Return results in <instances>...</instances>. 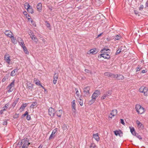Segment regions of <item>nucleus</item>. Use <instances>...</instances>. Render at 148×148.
I'll return each instance as SVG.
<instances>
[{"mask_svg": "<svg viewBox=\"0 0 148 148\" xmlns=\"http://www.w3.org/2000/svg\"><path fill=\"white\" fill-rule=\"evenodd\" d=\"M25 8L27 10L30 6V5L28 3H26L24 5Z\"/></svg>", "mask_w": 148, "mask_h": 148, "instance_id": "nucleus-34", "label": "nucleus"}, {"mask_svg": "<svg viewBox=\"0 0 148 148\" xmlns=\"http://www.w3.org/2000/svg\"><path fill=\"white\" fill-rule=\"evenodd\" d=\"M104 75L105 76L108 77H111L112 76V73L109 72H105L104 73Z\"/></svg>", "mask_w": 148, "mask_h": 148, "instance_id": "nucleus-26", "label": "nucleus"}, {"mask_svg": "<svg viewBox=\"0 0 148 148\" xmlns=\"http://www.w3.org/2000/svg\"><path fill=\"white\" fill-rule=\"evenodd\" d=\"M112 77H113L114 78H116V77H117L116 76H117V74L116 75H115L114 74L112 73Z\"/></svg>", "mask_w": 148, "mask_h": 148, "instance_id": "nucleus-56", "label": "nucleus"}, {"mask_svg": "<svg viewBox=\"0 0 148 148\" xmlns=\"http://www.w3.org/2000/svg\"><path fill=\"white\" fill-rule=\"evenodd\" d=\"M20 45L21 46H23L25 45L24 42L23 40H21V41L19 42Z\"/></svg>", "mask_w": 148, "mask_h": 148, "instance_id": "nucleus-44", "label": "nucleus"}, {"mask_svg": "<svg viewBox=\"0 0 148 148\" xmlns=\"http://www.w3.org/2000/svg\"><path fill=\"white\" fill-rule=\"evenodd\" d=\"M96 49H92L90 50V53H91L93 54H95L97 52L96 50Z\"/></svg>", "mask_w": 148, "mask_h": 148, "instance_id": "nucleus-28", "label": "nucleus"}, {"mask_svg": "<svg viewBox=\"0 0 148 148\" xmlns=\"http://www.w3.org/2000/svg\"><path fill=\"white\" fill-rule=\"evenodd\" d=\"M28 114V112L27 111H26L25 113L23 115V116H25L26 115H27Z\"/></svg>", "mask_w": 148, "mask_h": 148, "instance_id": "nucleus-55", "label": "nucleus"}, {"mask_svg": "<svg viewBox=\"0 0 148 148\" xmlns=\"http://www.w3.org/2000/svg\"><path fill=\"white\" fill-rule=\"evenodd\" d=\"M27 103H25V104H23L21 106V107L20 108V109L21 110V112L24 110L25 108L27 106Z\"/></svg>", "mask_w": 148, "mask_h": 148, "instance_id": "nucleus-16", "label": "nucleus"}, {"mask_svg": "<svg viewBox=\"0 0 148 148\" xmlns=\"http://www.w3.org/2000/svg\"><path fill=\"white\" fill-rule=\"evenodd\" d=\"M147 72V71L146 70H143L141 72V73H146Z\"/></svg>", "mask_w": 148, "mask_h": 148, "instance_id": "nucleus-58", "label": "nucleus"}, {"mask_svg": "<svg viewBox=\"0 0 148 148\" xmlns=\"http://www.w3.org/2000/svg\"><path fill=\"white\" fill-rule=\"evenodd\" d=\"M27 86L28 88L29 89H32L33 87L32 84L30 83L27 84Z\"/></svg>", "mask_w": 148, "mask_h": 148, "instance_id": "nucleus-35", "label": "nucleus"}, {"mask_svg": "<svg viewBox=\"0 0 148 148\" xmlns=\"http://www.w3.org/2000/svg\"><path fill=\"white\" fill-rule=\"evenodd\" d=\"M148 91V88L144 86H141L139 89L140 92H147Z\"/></svg>", "mask_w": 148, "mask_h": 148, "instance_id": "nucleus-10", "label": "nucleus"}, {"mask_svg": "<svg viewBox=\"0 0 148 148\" xmlns=\"http://www.w3.org/2000/svg\"><path fill=\"white\" fill-rule=\"evenodd\" d=\"M27 19L28 21L29 22H31L32 21V18H29L27 17Z\"/></svg>", "mask_w": 148, "mask_h": 148, "instance_id": "nucleus-62", "label": "nucleus"}, {"mask_svg": "<svg viewBox=\"0 0 148 148\" xmlns=\"http://www.w3.org/2000/svg\"><path fill=\"white\" fill-rule=\"evenodd\" d=\"M117 113V111L116 109H114L111 111L110 114L108 116V119L109 120H111L112 118L116 116Z\"/></svg>", "mask_w": 148, "mask_h": 148, "instance_id": "nucleus-3", "label": "nucleus"}, {"mask_svg": "<svg viewBox=\"0 0 148 148\" xmlns=\"http://www.w3.org/2000/svg\"><path fill=\"white\" fill-rule=\"evenodd\" d=\"M31 38L32 40L34 41V42L37 43V41H38V39L37 38V37H36L34 35H33L31 36Z\"/></svg>", "mask_w": 148, "mask_h": 148, "instance_id": "nucleus-15", "label": "nucleus"}, {"mask_svg": "<svg viewBox=\"0 0 148 148\" xmlns=\"http://www.w3.org/2000/svg\"><path fill=\"white\" fill-rule=\"evenodd\" d=\"M31 119V116L29 115H27V119L28 120H30Z\"/></svg>", "mask_w": 148, "mask_h": 148, "instance_id": "nucleus-52", "label": "nucleus"}, {"mask_svg": "<svg viewBox=\"0 0 148 148\" xmlns=\"http://www.w3.org/2000/svg\"><path fill=\"white\" fill-rule=\"evenodd\" d=\"M98 93H93L92 96V98L95 101L96 99L98 97Z\"/></svg>", "mask_w": 148, "mask_h": 148, "instance_id": "nucleus-17", "label": "nucleus"}, {"mask_svg": "<svg viewBox=\"0 0 148 148\" xmlns=\"http://www.w3.org/2000/svg\"><path fill=\"white\" fill-rule=\"evenodd\" d=\"M121 38V36L120 35H118L116 36H115L114 37V39L115 40H116L120 39Z\"/></svg>", "mask_w": 148, "mask_h": 148, "instance_id": "nucleus-27", "label": "nucleus"}, {"mask_svg": "<svg viewBox=\"0 0 148 148\" xmlns=\"http://www.w3.org/2000/svg\"><path fill=\"white\" fill-rule=\"evenodd\" d=\"M122 47H119L118 49L116 51V54H118L122 52V49L121 48Z\"/></svg>", "mask_w": 148, "mask_h": 148, "instance_id": "nucleus-29", "label": "nucleus"}, {"mask_svg": "<svg viewBox=\"0 0 148 148\" xmlns=\"http://www.w3.org/2000/svg\"><path fill=\"white\" fill-rule=\"evenodd\" d=\"M4 60L8 64H10V57L9 54L6 53L4 57Z\"/></svg>", "mask_w": 148, "mask_h": 148, "instance_id": "nucleus-8", "label": "nucleus"}, {"mask_svg": "<svg viewBox=\"0 0 148 148\" xmlns=\"http://www.w3.org/2000/svg\"><path fill=\"white\" fill-rule=\"evenodd\" d=\"M106 97H107L106 95L105 94L101 97V99L103 100L104 99L106 98Z\"/></svg>", "mask_w": 148, "mask_h": 148, "instance_id": "nucleus-48", "label": "nucleus"}, {"mask_svg": "<svg viewBox=\"0 0 148 148\" xmlns=\"http://www.w3.org/2000/svg\"><path fill=\"white\" fill-rule=\"evenodd\" d=\"M34 81L35 82V84L37 85L40 86L45 90V91L46 92V90L40 84V82L38 79H34Z\"/></svg>", "mask_w": 148, "mask_h": 148, "instance_id": "nucleus-11", "label": "nucleus"}, {"mask_svg": "<svg viewBox=\"0 0 148 148\" xmlns=\"http://www.w3.org/2000/svg\"><path fill=\"white\" fill-rule=\"evenodd\" d=\"M18 102V99H16V100H15L14 102L11 104V107L13 108Z\"/></svg>", "mask_w": 148, "mask_h": 148, "instance_id": "nucleus-19", "label": "nucleus"}, {"mask_svg": "<svg viewBox=\"0 0 148 148\" xmlns=\"http://www.w3.org/2000/svg\"><path fill=\"white\" fill-rule=\"evenodd\" d=\"M144 7V6L143 5H141L140 6V7L139 8L140 10H143Z\"/></svg>", "mask_w": 148, "mask_h": 148, "instance_id": "nucleus-50", "label": "nucleus"}, {"mask_svg": "<svg viewBox=\"0 0 148 148\" xmlns=\"http://www.w3.org/2000/svg\"><path fill=\"white\" fill-rule=\"evenodd\" d=\"M23 13L24 15L26 16V17H30L29 15L27 14V12L26 11L23 12Z\"/></svg>", "mask_w": 148, "mask_h": 148, "instance_id": "nucleus-46", "label": "nucleus"}, {"mask_svg": "<svg viewBox=\"0 0 148 148\" xmlns=\"http://www.w3.org/2000/svg\"><path fill=\"white\" fill-rule=\"evenodd\" d=\"M45 23H46V26L48 28H49L50 27V24L47 21H46Z\"/></svg>", "mask_w": 148, "mask_h": 148, "instance_id": "nucleus-45", "label": "nucleus"}, {"mask_svg": "<svg viewBox=\"0 0 148 148\" xmlns=\"http://www.w3.org/2000/svg\"><path fill=\"white\" fill-rule=\"evenodd\" d=\"M55 111L54 109L52 108H50L49 109V114L51 117H53L55 114Z\"/></svg>", "mask_w": 148, "mask_h": 148, "instance_id": "nucleus-5", "label": "nucleus"}, {"mask_svg": "<svg viewBox=\"0 0 148 148\" xmlns=\"http://www.w3.org/2000/svg\"><path fill=\"white\" fill-rule=\"evenodd\" d=\"M90 147V148H97V147L95 144L93 143L91 144Z\"/></svg>", "mask_w": 148, "mask_h": 148, "instance_id": "nucleus-36", "label": "nucleus"}, {"mask_svg": "<svg viewBox=\"0 0 148 148\" xmlns=\"http://www.w3.org/2000/svg\"><path fill=\"white\" fill-rule=\"evenodd\" d=\"M8 79V76H5L4 78L2 79V81L3 82L6 81V80Z\"/></svg>", "mask_w": 148, "mask_h": 148, "instance_id": "nucleus-39", "label": "nucleus"}, {"mask_svg": "<svg viewBox=\"0 0 148 148\" xmlns=\"http://www.w3.org/2000/svg\"><path fill=\"white\" fill-rule=\"evenodd\" d=\"M120 131H114V133L115 134L116 136H117L118 135H120Z\"/></svg>", "mask_w": 148, "mask_h": 148, "instance_id": "nucleus-41", "label": "nucleus"}, {"mask_svg": "<svg viewBox=\"0 0 148 148\" xmlns=\"http://www.w3.org/2000/svg\"><path fill=\"white\" fill-rule=\"evenodd\" d=\"M145 7L147 8V9H148V1H147L145 4Z\"/></svg>", "mask_w": 148, "mask_h": 148, "instance_id": "nucleus-60", "label": "nucleus"}, {"mask_svg": "<svg viewBox=\"0 0 148 148\" xmlns=\"http://www.w3.org/2000/svg\"><path fill=\"white\" fill-rule=\"evenodd\" d=\"M31 23L34 26H36V25L35 23V22L34 21H32Z\"/></svg>", "mask_w": 148, "mask_h": 148, "instance_id": "nucleus-51", "label": "nucleus"}, {"mask_svg": "<svg viewBox=\"0 0 148 148\" xmlns=\"http://www.w3.org/2000/svg\"><path fill=\"white\" fill-rule=\"evenodd\" d=\"M130 130L131 132L134 131L135 130L134 129L133 127H130Z\"/></svg>", "mask_w": 148, "mask_h": 148, "instance_id": "nucleus-49", "label": "nucleus"}, {"mask_svg": "<svg viewBox=\"0 0 148 148\" xmlns=\"http://www.w3.org/2000/svg\"><path fill=\"white\" fill-rule=\"evenodd\" d=\"M23 143V145L22 147V148H27V147L29 144H30V143H29L28 141L27 140H23L22 142Z\"/></svg>", "mask_w": 148, "mask_h": 148, "instance_id": "nucleus-7", "label": "nucleus"}, {"mask_svg": "<svg viewBox=\"0 0 148 148\" xmlns=\"http://www.w3.org/2000/svg\"><path fill=\"white\" fill-rule=\"evenodd\" d=\"M9 105L10 104L9 103H7L5 104V106L3 108V110L5 111L7 110V108L9 107Z\"/></svg>", "mask_w": 148, "mask_h": 148, "instance_id": "nucleus-22", "label": "nucleus"}, {"mask_svg": "<svg viewBox=\"0 0 148 148\" xmlns=\"http://www.w3.org/2000/svg\"><path fill=\"white\" fill-rule=\"evenodd\" d=\"M7 88L8 90V92H12L13 91V90H14V88Z\"/></svg>", "mask_w": 148, "mask_h": 148, "instance_id": "nucleus-33", "label": "nucleus"}, {"mask_svg": "<svg viewBox=\"0 0 148 148\" xmlns=\"http://www.w3.org/2000/svg\"><path fill=\"white\" fill-rule=\"evenodd\" d=\"M93 137L97 142L99 141L100 138L98 133L93 134Z\"/></svg>", "mask_w": 148, "mask_h": 148, "instance_id": "nucleus-14", "label": "nucleus"}, {"mask_svg": "<svg viewBox=\"0 0 148 148\" xmlns=\"http://www.w3.org/2000/svg\"><path fill=\"white\" fill-rule=\"evenodd\" d=\"M42 5L41 3H38L37 5V8L39 12H41L42 10Z\"/></svg>", "mask_w": 148, "mask_h": 148, "instance_id": "nucleus-13", "label": "nucleus"}, {"mask_svg": "<svg viewBox=\"0 0 148 148\" xmlns=\"http://www.w3.org/2000/svg\"><path fill=\"white\" fill-rule=\"evenodd\" d=\"M13 39L12 40V41L13 43H16V40L14 39V38H12Z\"/></svg>", "mask_w": 148, "mask_h": 148, "instance_id": "nucleus-59", "label": "nucleus"}, {"mask_svg": "<svg viewBox=\"0 0 148 148\" xmlns=\"http://www.w3.org/2000/svg\"><path fill=\"white\" fill-rule=\"evenodd\" d=\"M131 133H132V134L134 135V136H136V132L134 130V131L132 132H131Z\"/></svg>", "mask_w": 148, "mask_h": 148, "instance_id": "nucleus-61", "label": "nucleus"}, {"mask_svg": "<svg viewBox=\"0 0 148 148\" xmlns=\"http://www.w3.org/2000/svg\"><path fill=\"white\" fill-rule=\"evenodd\" d=\"M68 126L67 125L64 124L63 125L62 128L64 131L67 130L68 129Z\"/></svg>", "mask_w": 148, "mask_h": 148, "instance_id": "nucleus-32", "label": "nucleus"}, {"mask_svg": "<svg viewBox=\"0 0 148 148\" xmlns=\"http://www.w3.org/2000/svg\"><path fill=\"white\" fill-rule=\"evenodd\" d=\"M95 101L94 99H93L92 98V99L89 101L88 102V104L90 105H91Z\"/></svg>", "mask_w": 148, "mask_h": 148, "instance_id": "nucleus-30", "label": "nucleus"}, {"mask_svg": "<svg viewBox=\"0 0 148 148\" xmlns=\"http://www.w3.org/2000/svg\"><path fill=\"white\" fill-rule=\"evenodd\" d=\"M58 77V74L57 73H55L53 76V83L54 84H55L56 83Z\"/></svg>", "mask_w": 148, "mask_h": 148, "instance_id": "nucleus-12", "label": "nucleus"}, {"mask_svg": "<svg viewBox=\"0 0 148 148\" xmlns=\"http://www.w3.org/2000/svg\"><path fill=\"white\" fill-rule=\"evenodd\" d=\"M24 50V52H25V53L26 54H29V52L27 50V48H26V49H24L23 50Z\"/></svg>", "mask_w": 148, "mask_h": 148, "instance_id": "nucleus-47", "label": "nucleus"}, {"mask_svg": "<svg viewBox=\"0 0 148 148\" xmlns=\"http://www.w3.org/2000/svg\"><path fill=\"white\" fill-rule=\"evenodd\" d=\"M5 34L7 36L14 38L13 35L10 30H6L4 32Z\"/></svg>", "mask_w": 148, "mask_h": 148, "instance_id": "nucleus-6", "label": "nucleus"}, {"mask_svg": "<svg viewBox=\"0 0 148 148\" xmlns=\"http://www.w3.org/2000/svg\"><path fill=\"white\" fill-rule=\"evenodd\" d=\"M37 104V103L36 102L33 103L31 105L30 107L31 108H33L34 106H36Z\"/></svg>", "mask_w": 148, "mask_h": 148, "instance_id": "nucleus-42", "label": "nucleus"}, {"mask_svg": "<svg viewBox=\"0 0 148 148\" xmlns=\"http://www.w3.org/2000/svg\"><path fill=\"white\" fill-rule=\"evenodd\" d=\"M139 139H142V138H141V136H140V135H137V136H136Z\"/></svg>", "mask_w": 148, "mask_h": 148, "instance_id": "nucleus-64", "label": "nucleus"}, {"mask_svg": "<svg viewBox=\"0 0 148 148\" xmlns=\"http://www.w3.org/2000/svg\"><path fill=\"white\" fill-rule=\"evenodd\" d=\"M135 108L136 111L139 114H142L145 111V109L139 104H136L135 106Z\"/></svg>", "mask_w": 148, "mask_h": 148, "instance_id": "nucleus-2", "label": "nucleus"}, {"mask_svg": "<svg viewBox=\"0 0 148 148\" xmlns=\"http://www.w3.org/2000/svg\"><path fill=\"white\" fill-rule=\"evenodd\" d=\"M82 99H79V100L78 101L79 104L81 106H82L83 105V102Z\"/></svg>", "mask_w": 148, "mask_h": 148, "instance_id": "nucleus-38", "label": "nucleus"}, {"mask_svg": "<svg viewBox=\"0 0 148 148\" xmlns=\"http://www.w3.org/2000/svg\"><path fill=\"white\" fill-rule=\"evenodd\" d=\"M121 123L123 125H125V123H124V120L123 119H121Z\"/></svg>", "mask_w": 148, "mask_h": 148, "instance_id": "nucleus-57", "label": "nucleus"}, {"mask_svg": "<svg viewBox=\"0 0 148 148\" xmlns=\"http://www.w3.org/2000/svg\"><path fill=\"white\" fill-rule=\"evenodd\" d=\"M136 123L137 125V127L140 130H143L144 129V127L143 124L138 120H137Z\"/></svg>", "mask_w": 148, "mask_h": 148, "instance_id": "nucleus-9", "label": "nucleus"}, {"mask_svg": "<svg viewBox=\"0 0 148 148\" xmlns=\"http://www.w3.org/2000/svg\"><path fill=\"white\" fill-rule=\"evenodd\" d=\"M108 51H110L109 49H103L101 51V53H103L99 55L98 56V57L101 58L102 57L104 58L108 59H110V56L109 55L110 53Z\"/></svg>", "mask_w": 148, "mask_h": 148, "instance_id": "nucleus-1", "label": "nucleus"}, {"mask_svg": "<svg viewBox=\"0 0 148 148\" xmlns=\"http://www.w3.org/2000/svg\"><path fill=\"white\" fill-rule=\"evenodd\" d=\"M18 115L17 114H16L14 115V116L13 117L14 118H18Z\"/></svg>", "mask_w": 148, "mask_h": 148, "instance_id": "nucleus-53", "label": "nucleus"}, {"mask_svg": "<svg viewBox=\"0 0 148 148\" xmlns=\"http://www.w3.org/2000/svg\"><path fill=\"white\" fill-rule=\"evenodd\" d=\"M62 113V110H59L57 112V115L59 117H60Z\"/></svg>", "mask_w": 148, "mask_h": 148, "instance_id": "nucleus-21", "label": "nucleus"}, {"mask_svg": "<svg viewBox=\"0 0 148 148\" xmlns=\"http://www.w3.org/2000/svg\"><path fill=\"white\" fill-rule=\"evenodd\" d=\"M76 99H82V97L80 93H76Z\"/></svg>", "mask_w": 148, "mask_h": 148, "instance_id": "nucleus-25", "label": "nucleus"}, {"mask_svg": "<svg viewBox=\"0 0 148 148\" xmlns=\"http://www.w3.org/2000/svg\"><path fill=\"white\" fill-rule=\"evenodd\" d=\"M71 108L72 111L73 112L72 114L75 115L76 114V104L75 100H73L71 102Z\"/></svg>", "mask_w": 148, "mask_h": 148, "instance_id": "nucleus-4", "label": "nucleus"}, {"mask_svg": "<svg viewBox=\"0 0 148 148\" xmlns=\"http://www.w3.org/2000/svg\"><path fill=\"white\" fill-rule=\"evenodd\" d=\"M5 111L4 110H3V109H2V110L0 111V114H2L3 112Z\"/></svg>", "mask_w": 148, "mask_h": 148, "instance_id": "nucleus-63", "label": "nucleus"}, {"mask_svg": "<svg viewBox=\"0 0 148 148\" xmlns=\"http://www.w3.org/2000/svg\"><path fill=\"white\" fill-rule=\"evenodd\" d=\"M14 81L15 80L14 79L13 80V81L12 82H11L8 86V88H14Z\"/></svg>", "mask_w": 148, "mask_h": 148, "instance_id": "nucleus-20", "label": "nucleus"}, {"mask_svg": "<svg viewBox=\"0 0 148 148\" xmlns=\"http://www.w3.org/2000/svg\"><path fill=\"white\" fill-rule=\"evenodd\" d=\"M116 78L118 80H122L124 78V76L121 75H117Z\"/></svg>", "mask_w": 148, "mask_h": 148, "instance_id": "nucleus-18", "label": "nucleus"}, {"mask_svg": "<svg viewBox=\"0 0 148 148\" xmlns=\"http://www.w3.org/2000/svg\"><path fill=\"white\" fill-rule=\"evenodd\" d=\"M29 35L31 36V35H34V34L32 32V31L31 30L29 31Z\"/></svg>", "mask_w": 148, "mask_h": 148, "instance_id": "nucleus-54", "label": "nucleus"}, {"mask_svg": "<svg viewBox=\"0 0 148 148\" xmlns=\"http://www.w3.org/2000/svg\"><path fill=\"white\" fill-rule=\"evenodd\" d=\"M57 130H58L57 128H56L55 129L53 130L51 134H53L54 135V134H55V133L57 131Z\"/></svg>", "mask_w": 148, "mask_h": 148, "instance_id": "nucleus-40", "label": "nucleus"}, {"mask_svg": "<svg viewBox=\"0 0 148 148\" xmlns=\"http://www.w3.org/2000/svg\"><path fill=\"white\" fill-rule=\"evenodd\" d=\"M55 136V135L53 134H52L50 135V136H49V140H51L52 139V138H54Z\"/></svg>", "mask_w": 148, "mask_h": 148, "instance_id": "nucleus-43", "label": "nucleus"}, {"mask_svg": "<svg viewBox=\"0 0 148 148\" xmlns=\"http://www.w3.org/2000/svg\"><path fill=\"white\" fill-rule=\"evenodd\" d=\"M90 90V88L89 87H87L85 88L84 90V92H88Z\"/></svg>", "mask_w": 148, "mask_h": 148, "instance_id": "nucleus-31", "label": "nucleus"}, {"mask_svg": "<svg viewBox=\"0 0 148 148\" xmlns=\"http://www.w3.org/2000/svg\"><path fill=\"white\" fill-rule=\"evenodd\" d=\"M17 72V70L16 69H15L13 71H12L10 74L11 76H14L16 74V73Z\"/></svg>", "mask_w": 148, "mask_h": 148, "instance_id": "nucleus-23", "label": "nucleus"}, {"mask_svg": "<svg viewBox=\"0 0 148 148\" xmlns=\"http://www.w3.org/2000/svg\"><path fill=\"white\" fill-rule=\"evenodd\" d=\"M142 67L141 66H140L138 65V66L137 67L136 69V72H137L138 71H140V70L142 69Z\"/></svg>", "mask_w": 148, "mask_h": 148, "instance_id": "nucleus-37", "label": "nucleus"}, {"mask_svg": "<svg viewBox=\"0 0 148 148\" xmlns=\"http://www.w3.org/2000/svg\"><path fill=\"white\" fill-rule=\"evenodd\" d=\"M27 11L29 13L32 14L34 13L33 10L32 8V7L31 6L28 9H27Z\"/></svg>", "mask_w": 148, "mask_h": 148, "instance_id": "nucleus-24", "label": "nucleus"}]
</instances>
